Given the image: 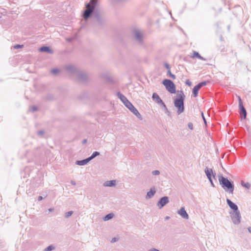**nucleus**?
<instances>
[{"label":"nucleus","instance_id":"f257e3e1","mask_svg":"<svg viewBox=\"0 0 251 251\" xmlns=\"http://www.w3.org/2000/svg\"><path fill=\"white\" fill-rule=\"evenodd\" d=\"M118 97L122 101L126 107H127L133 114H134L137 118L140 120L142 119V117L138 110L133 105V104L127 99V98L121 93H117Z\"/></svg>","mask_w":251,"mask_h":251},{"label":"nucleus","instance_id":"f03ea898","mask_svg":"<svg viewBox=\"0 0 251 251\" xmlns=\"http://www.w3.org/2000/svg\"><path fill=\"white\" fill-rule=\"evenodd\" d=\"M185 96L183 93L181 91L177 98L174 100V105L176 109L177 114H180L184 110V101Z\"/></svg>","mask_w":251,"mask_h":251},{"label":"nucleus","instance_id":"7ed1b4c3","mask_svg":"<svg viewBox=\"0 0 251 251\" xmlns=\"http://www.w3.org/2000/svg\"><path fill=\"white\" fill-rule=\"evenodd\" d=\"M97 2L98 0H90L89 2L86 4V9L84 11L82 15L85 20H87L94 11Z\"/></svg>","mask_w":251,"mask_h":251},{"label":"nucleus","instance_id":"20e7f679","mask_svg":"<svg viewBox=\"0 0 251 251\" xmlns=\"http://www.w3.org/2000/svg\"><path fill=\"white\" fill-rule=\"evenodd\" d=\"M219 181L222 187L226 191H229V193L232 194L234 190V185L231 182L222 175L218 176Z\"/></svg>","mask_w":251,"mask_h":251},{"label":"nucleus","instance_id":"39448f33","mask_svg":"<svg viewBox=\"0 0 251 251\" xmlns=\"http://www.w3.org/2000/svg\"><path fill=\"white\" fill-rule=\"evenodd\" d=\"M162 84L165 87L166 89L171 94H175L176 93V86L172 81L168 79H165L162 81Z\"/></svg>","mask_w":251,"mask_h":251},{"label":"nucleus","instance_id":"423d86ee","mask_svg":"<svg viewBox=\"0 0 251 251\" xmlns=\"http://www.w3.org/2000/svg\"><path fill=\"white\" fill-rule=\"evenodd\" d=\"M231 219L234 225H239L241 222V216L239 210L229 212Z\"/></svg>","mask_w":251,"mask_h":251},{"label":"nucleus","instance_id":"0eeeda50","mask_svg":"<svg viewBox=\"0 0 251 251\" xmlns=\"http://www.w3.org/2000/svg\"><path fill=\"white\" fill-rule=\"evenodd\" d=\"M204 172L208 178L210 184L212 186L214 187V185L212 181V177L215 178V175L214 174L213 172L211 169L206 168L204 170Z\"/></svg>","mask_w":251,"mask_h":251},{"label":"nucleus","instance_id":"6e6552de","mask_svg":"<svg viewBox=\"0 0 251 251\" xmlns=\"http://www.w3.org/2000/svg\"><path fill=\"white\" fill-rule=\"evenodd\" d=\"M206 82L205 81H203L199 83L196 86H195L193 89V95L194 97H197L198 96V92L199 89L202 86L206 85Z\"/></svg>","mask_w":251,"mask_h":251},{"label":"nucleus","instance_id":"1a4fd4ad","mask_svg":"<svg viewBox=\"0 0 251 251\" xmlns=\"http://www.w3.org/2000/svg\"><path fill=\"white\" fill-rule=\"evenodd\" d=\"M177 213L183 219L188 220L189 218V215L185 210L184 207H181L179 210L177 211Z\"/></svg>","mask_w":251,"mask_h":251},{"label":"nucleus","instance_id":"9d476101","mask_svg":"<svg viewBox=\"0 0 251 251\" xmlns=\"http://www.w3.org/2000/svg\"><path fill=\"white\" fill-rule=\"evenodd\" d=\"M169 198L167 196H164L161 198L157 203V205L159 209L162 208L165 205L169 202Z\"/></svg>","mask_w":251,"mask_h":251},{"label":"nucleus","instance_id":"9b49d317","mask_svg":"<svg viewBox=\"0 0 251 251\" xmlns=\"http://www.w3.org/2000/svg\"><path fill=\"white\" fill-rule=\"evenodd\" d=\"M152 99L154 101H155L158 104H161L162 105H163L164 107H165V104L163 102L162 100L160 99L159 96L158 94H157L155 93H153L152 96Z\"/></svg>","mask_w":251,"mask_h":251},{"label":"nucleus","instance_id":"f8f14e48","mask_svg":"<svg viewBox=\"0 0 251 251\" xmlns=\"http://www.w3.org/2000/svg\"><path fill=\"white\" fill-rule=\"evenodd\" d=\"M226 202L229 207L232 210L231 211H235L238 210L237 205L235 203L231 201L229 199H226Z\"/></svg>","mask_w":251,"mask_h":251},{"label":"nucleus","instance_id":"ddd939ff","mask_svg":"<svg viewBox=\"0 0 251 251\" xmlns=\"http://www.w3.org/2000/svg\"><path fill=\"white\" fill-rule=\"evenodd\" d=\"M156 193V190L154 187H153L150 189V190L147 192L146 196V199H151L153 197L155 193Z\"/></svg>","mask_w":251,"mask_h":251},{"label":"nucleus","instance_id":"4468645a","mask_svg":"<svg viewBox=\"0 0 251 251\" xmlns=\"http://www.w3.org/2000/svg\"><path fill=\"white\" fill-rule=\"evenodd\" d=\"M90 161L89 159L87 158L82 160L76 161L75 164L79 166H84L86 165Z\"/></svg>","mask_w":251,"mask_h":251},{"label":"nucleus","instance_id":"2eb2a0df","mask_svg":"<svg viewBox=\"0 0 251 251\" xmlns=\"http://www.w3.org/2000/svg\"><path fill=\"white\" fill-rule=\"evenodd\" d=\"M115 185L116 181L115 180L107 181L103 184V185L105 187H112L115 186Z\"/></svg>","mask_w":251,"mask_h":251},{"label":"nucleus","instance_id":"dca6fc26","mask_svg":"<svg viewBox=\"0 0 251 251\" xmlns=\"http://www.w3.org/2000/svg\"><path fill=\"white\" fill-rule=\"evenodd\" d=\"M39 50L41 52H47L50 53H53V51L48 47H42L39 49Z\"/></svg>","mask_w":251,"mask_h":251},{"label":"nucleus","instance_id":"f3484780","mask_svg":"<svg viewBox=\"0 0 251 251\" xmlns=\"http://www.w3.org/2000/svg\"><path fill=\"white\" fill-rule=\"evenodd\" d=\"M195 57H197L200 59H201V60H205L206 59L205 58H204L203 57H201L200 54L199 53L197 52V51H194L193 52V54L191 56V58H195Z\"/></svg>","mask_w":251,"mask_h":251},{"label":"nucleus","instance_id":"a211bd4d","mask_svg":"<svg viewBox=\"0 0 251 251\" xmlns=\"http://www.w3.org/2000/svg\"><path fill=\"white\" fill-rule=\"evenodd\" d=\"M134 34L135 37L137 40H140L143 37L142 33L138 30H136L135 31Z\"/></svg>","mask_w":251,"mask_h":251},{"label":"nucleus","instance_id":"6ab92c4d","mask_svg":"<svg viewBox=\"0 0 251 251\" xmlns=\"http://www.w3.org/2000/svg\"><path fill=\"white\" fill-rule=\"evenodd\" d=\"M114 214L113 213H109L106 216H105L103 218V220L104 221H108L110 219H111L114 217Z\"/></svg>","mask_w":251,"mask_h":251},{"label":"nucleus","instance_id":"aec40b11","mask_svg":"<svg viewBox=\"0 0 251 251\" xmlns=\"http://www.w3.org/2000/svg\"><path fill=\"white\" fill-rule=\"evenodd\" d=\"M239 109H240L241 111L242 112L243 114V118L245 119L247 115V113L245 108L243 106H241L240 107H239Z\"/></svg>","mask_w":251,"mask_h":251},{"label":"nucleus","instance_id":"412c9836","mask_svg":"<svg viewBox=\"0 0 251 251\" xmlns=\"http://www.w3.org/2000/svg\"><path fill=\"white\" fill-rule=\"evenodd\" d=\"M99 155H100V152H99L98 151H95L92 153L90 157H88V158L90 160H91L92 159H93V158H94L95 157Z\"/></svg>","mask_w":251,"mask_h":251},{"label":"nucleus","instance_id":"4be33fe9","mask_svg":"<svg viewBox=\"0 0 251 251\" xmlns=\"http://www.w3.org/2000/svg\"><path fill=\"white\" fill-rule=\"evenodd\" d=\"M54 249L53 246H49L44 249V251H51Z\"/></svg>","mask_w":251,"mask_h":251},{"label":"nucleus","instance_id":"5701e85b","mask_svg":"<svg viewBox=\"0 0 251 251\" xmlns=\"http://www.w3.org/2000/svg\"><path fill=\"white\" fill-rule=\"evenodd\" d=\"M75 69L73 66H69L67 68V71L69 73H72Z\"/></svg>","mask_w":251,"mask_h":251},{"label":"nucleus","instance_id":"b1692460","mask_svg":"<svg viewBox=\"0 0 251 251\" xmlns=\"http://www.w3.org/2000/svg\"><path fill=\"white\" fill-rule=\"evenodd\" d=\"M241 184L243 186L246 187L247 189H249L250 187V184L248 182H247V183L242 182Z\"/></svg>","mask_w":251,"mask_h":251},{"label":"nucleus","instance_id":"393cba45","mask_svg":"<svg viewBox=\"0 0 251 251\" xmlns=\"http://www.w3.org/2000/svg\"><path fill=\"white\" fill-rule=\"evenodd\" d=\"M168 74L170 75V77H171L173 79H176V76L172 74L171 72V70L168 71Z\"/></svg>","mask_w":251,"mask_h":251},{"label":"nucleus","instance_id":"a878e982","mask_svg":"<svg viewBox=\"0 0 251 251\" xmlns=\"http://www.w3.org/2000/svg\"><path fill=\"white\" fill-rule=\"evenodd\" d=\"M73 212L72 211H69L65 214V217L66 218H69L70 216H71L73 214Z\"/></svg>","mask_w":251,"mask_h":251},{"label":"nucleus","instance_id":"bb28decb","mask_svg":"<svg viewBox=\"0 0 251 251\" xmlns=\"http://www.w3.org/2000/svg\"><path fill=\"white\" fill-rule=\"evenodd\" d=\"M58 72L59 70L57 69H54L51 70V73L53 74H56Z\"/></svg>","mask_w":251,"mask_h":251},{"label":"nucleus","instance_id":"cd10ccee","mask_svg":"<svg viewBox=\"0 0 251 251\" xmlns=\"http://www.w3.org/2000/svg\"><path fill=\"white\" fill-rule=\"evenodd\" d=\"M201 116H202V119L203 120V122L204 123V124H205V126H206L207 125V123H206L205 118V117L204 116L203 112H201Z\"/></svg>","mask_w":251,"mask_h":251},{"label":"nucleus","instance_id":"c85d7f7f","mask_svg":"<svg viewBox=\"0 0 251 251\" xmlns=\"http://www.w3.org/2000/svg\"><path fill=\"white\" fill-rule=\"evenodd\" d=\"M185 84L189 86H191L192 85V83L190 81V80L187 79L185 81Z\"/></svg>","mask_w":251,"mask_h":251},{"label":"nucleus","instance_id":"c756f323","mask_svg":"<svg viewBox=\"0 0 251 251\" xmlns=\"http://www.w3.org/2000/svg\"><path fill=\"white\" fill-rule=\"evenodd\" d=\"M23 46H24L23 45H17L14 47V48L16 49H20L23 48Z\"/></svg>","mask_w":251,"mask_h":251},{"label":"nucleus","instance_id":"7c9ffc66","mask_svg":"<svg viewBox=\"0 0 251 251\" xmlns=\"http://www.w3.org/2000/svg\"><path fill=\"white\" fill-rule=\"evenodd\" d=\"M188 127L191 129L192 130L193 129V125L192 123H189L188 124Z\"/></svg>","mask_w":251,"mask_h":251},{"label":"nucleus","instance_id":"2f4dec72","mask_svg":"<svg viewBox=\"0 0 251 251\" xmlns=\"http://www.w3.org/2000/svg\"><path fill=\"white\" fill-rule=\"evenodd\" d=\"M238 100H239V107H240L241 106H243L241 99L240 97H238Z\"/></svg>","mask_w":251,"mask_h":251},{"label":"nucleus","instance_id":"473e14b6","mask_svg":"<svg viewBox=\"0 0 251 251\" xmlns=\"http://www.w3.org/2000/svg\"><path fill=\"white\" fill-rule=\"evenodd\" d=\"M238 100H239V107H240L241 106H243L241 99L240 97H238Z\"/></svg>","mask_w":251,"mask_h":251},{"label":"nucleus","instance_id":"72a5a7b5","mask_svg":"<svg viewBox=\"0 0 251 251\" xmlns=\"http://www.w3.org/2000/svg\"><path fill=\"white\" fill-rule=\"evenodd\" d=\"M148 251H161L155 248H151L148 250Z\"/></svg>","mask_w":251,"mask_h":251},{"label":"nucleus","instance_id":"f704fd0d","mask_svg":"<svg viewBox=\"0 0 251 251\" xmlns=\"http://www.w3.org/2000/svg\"><path fill=\"white\" fill-rule=\"evenodd\" d=\"M152 174L153 175H158L159 174V172L157 170L154 171L152 172Z\"/></svg>","mask_w":251,"mask_h":251},{"label":"nucleus","instance_id":"c9c22d12","mask_svg":"<svg viewBox=\"0 0 251 251\" xmlns=\"http://www.w3.org/2000/svg\"><path fill=\"white\" fill-rule=\"evenodd\" d=\"M165 66L166 67V68L167 69L168 71V70H170V68L169 65L168 63H165Z\"/></svg>","mask_w":251,"mask_h":251},{"label":"nucleus","instance_id":"e433bc0d","mask_svg":"<svg viewBox=\"0 0 251 251\" xmlns=\"http://www.w3.org/2000/svg\"><path fill=\"white\" fill-rule=\"evenodd\" d=\"M54 210V209L53 208H49L48 209V211L50 212H51L52 211H53Z\"/></svg>","mask_w":251,"mask_h":251},{"label":"nucleus","instance_id":"4c0bfd02","mask_svg":"<svg viewBox=\"0 0 251 251\" xmlns=\"http://www.w3.org/2000/svg\"><path fill=\"white\" fill-rule=\"evenodd\" d=\"M71 183L73 185H75L76 184L75 182V181H71Z\"/></svg>","mask_w":251,"mask_h":251},{"label":"nucleus","instance_id":"58836bf2","mask_svg":"<svg viewBox=\"0 0 251 251\" xmlns=\"http://www.w3.org/2000/svg\"><path fill=\"white\" fill-rule=\"evenodd\" d=\"M248 231H249V232H250V233H251V226L248 227Z\"/></svg>","mask_w":251,"mask_h":251},{"label":"nucleus","instance_id":"ea45409f","mask_svg":"<svg viewBox=\"0 0 251 251\" xmlns=\"http://www.w3.org/2000/svg\"><path fill=\"white\" fill-rule=\"evenodd\" d=\"M42 196H39L38 198V201H41L42 200Z\"/></svg>","mask_w":251,"mask_h":251},{"label":"nucleus","instance_id":"a19ab883","mask_svg":"<svg viewBox=\"0 0 251 251\" xmlns=\"http://www.w3.org/2000/svg\"><path fill=\"white\" fill-rule=\"evenodd\" d=\"M169 218H170V217H166V219H169Z\"/></svg>","mask_w":251,"mask_h":251}]
</instances>
